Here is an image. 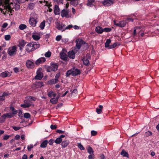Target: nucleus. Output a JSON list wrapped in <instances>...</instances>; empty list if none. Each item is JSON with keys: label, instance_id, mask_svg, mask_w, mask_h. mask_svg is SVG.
Masks as SVG:
<instances>
[{"label": "nucleus", "instance_id": "f257e3e1", "mask_svg": "<svg viewBox=\"0 0 159 159\" xmlns=\"http://www.w3.org/2000/svg\"><path fill=\"white\" fill-rule=\"evenodd\" d=\"M58 65L57 63H51L50 66H48L47 68V72H50L52 71L55 72L58 69Z\"/></svg>", "mask_w": 159, "mask_h": 159}, {"label": "nucleus", "instance_id": "f03ea898", "mask_svg": "<svg viewBox=\"0 0 159 159\" xmlns=\"http://www.w3.org/2000/svg\"><path fill=\"white\" fill-rule=\"evenodd\" d=\"M76 45L75 49L76 52L78 51L82 45L84 43V41L81 39H78L75 41Z\"/></svg>", "mask_w": 159, "mask_h": 159}, {"label": "nucleus", "instance_id": "7ed1b4c3", "mask_svg": "<svg viewBox=\"0 0 159 159\" xmlns=\"http://www.w3.org/2000/svg\"><path fill=\"white\" fill-rule=\"evenodd\" d=\"M17 48L15 45L10 47L7 50V53L10 56L15 55L17 51Z\"/></svg>", "mask_w": 159, "mask_h": 159}, {"label": "nucleus", "instance_id": "20e7f679", "mask_svg": "<svg viewBox=\"0 0 159 159\" xmlns=\"http://www.w3.org/2000/svg\"><path fill=\"white\" fill-rule=\"evenodd\" d=\"M36 16L34 17H30L29 20L30 24L33 27H34L36 26L37 23V19L38 18L37 15H36Z\"/></svg>", "mask_w": 159, "mask_h": 159}, {"label": "nucleus", "instance_id": "39448f33", "mask_svg": "<svg viewBox=\"0 0 159 159\" xmlns=\"http://www.w3.org/2000/svg\"><path fill=\"white\" fill-rule=\"evenodd\" d=\"M114 0H104L102 3L105 7L109 6L112 5L114 2Z\"/></svg>", "mask_w": 159, "mask_h": 159}, {"label": "nucleus", "instance_id": "423d86ee", "mask_svg": "<svg viewBox=\"0 0 159 159\" xmlns=\"http://www.w3.org/2000/svg\"><path fill=\"white\" fill-rule=\"evenodd\" d=\"M81 74L80 70L77 68H73V70H72V75L73 76H75Z\"/></svg>", "mask_w": 159, "mask_h": 159}, {"label": "nucleus", "instance_id": "0eeeda50", "mask_svg": "<svg viewBox=\"0 0 159 159\" xmlns=\"http://www.w3.org/2000/svg\"><path fill=\"white\" fill-rule=\"evenodd\" d=\"M45 61L46 58L45 57H40L35 61V64L37 65H39L40 64L44 63Z\"/></svg>", "mask_w": 159, "mask_h": 159}, {"label": "nucleus", "instance_id": "6e6552de", "mask_svg": "<svg viewBox=\"0 0 159 159\" xmlns=\"http://www.w3.org/2000/svg\"><path fill=\"white\" fill-rule=\"evenodd\" d=\"M26 65L28 68L31 69L34 67V63L30 60H28L26 63Z\"/></svg>", "mask_w": 159, "mask_h": 159}, {"label": "nucleus", "instance_id": "1a4fd4ad", "mask_svg": "<svg viewBox=\"0 0 159 159\" xmlns=\"http://www.w3.org/2000/svg\"><path fill=\"white\" fill-rule=\"evenodd\" d=\"M31 42L28 43L26 46V50L29 52L34 51Z\"/></svg>", "mask_w": 159, "mask_h": 159}, {"label": "nucleus", "instance_id": "9d476101", "mask_svg": "<svg viewBox=\"0 0 159 159\" xmlns=\"http://www.w3.org/2000/svg\"><path fill=\"white\" fill-rule=\"evenodd\" d=\"M43 85V83L41 81H36L33 85V87H34L36 88H41Z\"/></svg>", "mask_w": 159, "mask_h": 159}, {"label": "nucleus", "instance_id": "9b49d317", "mask_svg": "<svg viewBox=\"0 0 159 159\" xmlns=\"http://www.w3.org/2000/svg\"><path fill=\"white\" fill-rule=\"evenodd\" d=\"M69 11L67 10L63 9L61 11V15L62 17H66L68 18L69 17L68 16Z\"/></svg>", "mask_w": 159, "mask_h": 159}, {"label": "nucleus", "instance_id": "f8f14e48", "mask_svg": "<svg viewBox=\"0 0 159 159\" xmlns=\"http://www.w3.org/2000/svg\"><path fill=\"white\" fill-rule=\"evenodd\" d=\"M65 135H61L59 137L57 138L54 141V142L57 144H60L62 142V138L65 137Z\"/></svg>", "mask_w": 159, "mask_h": 159}, {"label": "nucleus", "instance_id": "ddd939ff", "mask_svg": "<svg viewBox=\"0 0 159 159\" xmlns=\"http://www.w3.org/2000/svg\"><path fill=\"white\" fill-rule=\"evenodd\" d=\"M65 25L64 24H61L59 23L57 25L56 28L58 30H61L63 32L65 31V29H63Z\"/></svg>", "mask_w": 159, "mask_h": 159}, {"label": "nucleus", "instance_id": "4468645a", "mask_svg": "<svg viewBox=\"0 0 159 159\" xmlns=\"http://www.w3.org/2000/svg\"><path fill=\"white\" fill-rule=\"evenodd\" d=\"M24 104L20 105L21 107L24 108H28L32 105L30 102H29L27 100H25L24 101Z\"/></svg>", "mask_w": 159, "mask_h": 159}, {"label": "nucleus", "instance_id": "2eb2a0df", "mask_svg": "<svg viewBox=\"0 0 159 159\" xmlns=\"http://www.w3.org/2000/svg\"><path fill=\"white\" fill-rule=\"evenodd\" d=\"M75 55V53L73 51H70L68 52V56L70 59H74Z\"/></svg>", "mask_w": 159, "mask_h": 159}, {"label": "nucleus", "instance_id": "dca6fc26", "mask_svg": "<svg viewBox=\"0 0 159 159\" xmlns=\"http://www.w3.org/2000/svg\"><path fill=\"white\" fill-rule=\"evenodd\" d=\"M61 58L64 61H67L68 59L66 54L64 52H61L60 53Z\"/></svg>", "mask_w": 159, "mask_h": 159}, {"label": "nucleus", "instance_id": "f3484780", "mask_svg": "<svg viewBox=\"0 0 159 159\" xmlns=\"http://www.w3.org/2000/svg\"><path fill=\"white\" fill-rule=\"evenodd\" d=\"M126 22L125 20H122L120 21L119 22L117 23V26L123 27L125 26L126 25Z\"/></svg>", "mask_w": 159, "mask_h": 159}, {"label": "nucleus", "instance_id": "a211bd4d", "mask_svg": "<svg viewBox=\"0 0 159 159\" xmlns=\"http://www.w3.org/2000/svg\"><path fill=\"white\" fill-rule=\"evenodd\" d=\"M95 31L98 33L101 34L103 32V29L101 27L98 26L96 28Z\"/></svg>", "mask_w": 159, "mask_h": 159}, {"label": "nucleus", "instance_id": "6ab92c4d", "mask_svg": "<svg viewBox=\"0 0 159 159\" xmlns=\"http://www.w3.org/2000/svg\"><path fill=\"white\" fill-rule=\"evenodd\" d=\"M69 143V141L68 140L63 141L61 142V145L62 148L66 147Z\"/></svg>", "mask_w": 159, "mask_h": 159}, {"label": "nucleus", "instance_id": "aec40b11", "mask_svg": "<svg viewBox=\"0 0 159 159\" xmlns=\"http://www.w3.org/2000/svg\"><path fill=\"white\" fill-rule=\"evenodd\" d=\"M54 12L55 15H58L60 13V9L57 5H55L54 7Z\"/></svg>", "mask_w": 159, "mask_h": 159}, {"label": "nucleus", "instance_id": "412c9836", "mask_svg": "<svg viewBox=\"0 0 159 159\" xmlns=\"http://www.w3.org/2000/svg\"><path fill=\"white\" fill-rule=\"evenodd\" d=\"M43 74L41 72H39L35 77V79L37 80H41L43 78Z\"/></svg>", "mask_w": 159, "mask_h": 159}, {"label": "nucleus", "instance_id": "4be33fe9", "mask_svg": "<svg viewBox=\"0 0 159 159\" xmlns=\"http://www.w3.org/2000/svg\"><path fill=\"white\" fill-rule=\"evenodd\" d=\"M48 143V141L47 140H44L41 144L40 147L42 148H45L47 147Z\"/></svg>", "mask_w": 159, "mask_h": 159}, {"label": "nucleus", "instance_id": "5701e85b", "mask_svg": "<svg viewBox=\"0 0 159 159\" xmlns=\"http://www.w3.org/2000/svg\"><path fill=\"white\" fill-rule=\"evenodd\" d=\"M31 43L34 50L39 48V44L38 43H37L36 42H32Z\"/></svg>", "mask_w": 159, "mask_h": 159}, {"label": "nucleus", "instance_id": "b1692460", "mask_svg": "<svg viewBox=\"0 0 159 159\" xmlns=\"http://www.w3.org/2000/svg\"><path fill=\"white\" fill-rule=\"evenodd\" d=\"M120 154L124 157H126L127 158H129V155L128 153L124 150H122L120 153Z\"/></svg>", "mask_w": 159, "mask_h": 159}, {"label": "nucleus", "instance_id": "393cba45", "mask_svg": "<svg viewBox=\"0 0 159 159\" xmlns=\"http://www.w3.org/2000/svg\"><path fill=\"white\" fill-rule=\"evenodd\" d=\"M58 81L56 79H52V80H49L48 82V84H55L56 83H57Z\"/></svg>", "mask_w": 159, "mask_h": 159}, {"label": "nucleus", "instance_id": "a878e982", "mask_svg": "<svg viewBox=\"0 0 159 159\" xmlns=\"http://www.w3.org/2000/svg\"><path fill=\"white\" fill-rule=\"evenodd\" d=\"M81 60L83 61V63L84 65L85 66H89V62L88 59L83 58Z\"/></svg>", "mask_w": 159, "mask_h": 159}, {"label": "nucleus", "instance_id": "bb28decb", "mask_svg": "<svg viewBox=\"0 0 159 159\" xmlns=\"http://www.w3.org/2000/svg\"><path fill=\"white\" fill-rule=\"evenodd\" d=\"M103 108V107L102 105H99L98 107H97L96 109V111L97 113L98 114L101 113L102 111V109Z\"/></svg>", "mask_w": 159, "mask_h": 159}, {"label": "nucleus", "instance_id": "cd10ccee", "mask_svg": "<svg viewBox=\"0 0 159 159\" xmlns=\"http://www.w3.org/2000/svg\"><path fill=\"white\" fill-rule=\"evenodd\" d=\"M9 74L8 71H5L1 73L0 76L2 77H7Z\"/></svg>", "mask_w": 159, "mask_h": 159}, {"label": "nucleus", "instance_id": "c85d7f7f", "mask_svg": "<svg viewBox=\"0 0 159 159\" xmlns=\"http://www.w3.org/2000/svg\"><path fill=\"white\" fill-rule=\"evenodd\" d=\"M88 2L86 4V5L90 7H92L93 5V3L94 2L95 0H87Z\"/></svg>", "mask_w": 159, "mask_h": 159}, {"label": "nucleus", "instance_id": "c756f323", "mask_svg": "<svg viewBox=\"0 0 159 159\" xmlns=\"http://www.w3.org/2000/svg\"><path fill=\"white\" fill-rule=\"evenodd\" d=\"M120 45V44L118 42H116L114 43L113 44L111 45L109 49H112L116 47H118Z\"/></svg>", "mask_w": 159, "mask_h": 159}, {"label": "nucleus", "instance_id": "7c9ffc66", "mask_svg": "<svg viewBox=\"0 0 159 159\" xmlns=\"http://www.w3.org/2000/svg\"><path fill=\"white\" fill-rule=\"evenodd\" d=\"M9 2V0H0V5L3 4H8Z\"/></svg>", "mask_w": 159, "mask_h": 159}, {"label": "nucleus", "instance_id": "2f4dec72", "mask_svg": "<svg viewBox=\"0 0 159 159\" xmlns=\"http://www.w3.org/2000/svg\"><path fill=\"white\" fill-rule=\"evenodd\" d=\"M26 43L24 40H21L19 42V46L20 47V49H21V47H24Z\"/></svg>", "mask_w": 159, "mask_h": 159}, {"label": "nucleus", "instance_id": "473e14b6", "mask_svg": "<svg viewBox=\"0 0 159 159\" xmlns=\"http://www.w3.org/2000/svg\"><path fill=\"white\" fill-rule=\"evenodd\" d=\"M48 96L50 98H52V96L55 97L56 96V94L54 93L53 92L51 91L48 92Z\"/></svg>", "mask_w": 159, "mask_h": 159}, {"label": "nucleus", "instance_id": "72a5a7b5", "mask_svg": "<svg viewBox=\"0 0 159 159\" xmlns=\"http://www.w3.org/2000/svg\"><path fill=\"white\" fill-rule=\"evenodd\" d=\"M111 43V40L110 39H107L105 43V47L106 48H108L109 49L110 48V43Z\"/></svg>", "mask_w": 159, "mask_h": 159}, {"label": "nucleus", "instance_id": "f704fd0d", "mask_svg": "<svg viewBox=\"0 0 159 159\" xmlns=\"http://www.w3.org/2000/svg\"><path fill=\"white\" fill-rule=\"evenodd\" d=\"M87 152L89 154H93L94 151L92 149V148L90 146H89L87 148Z\"/></svg>", "mask_w": 159, "mask_h": 159}, {"label": "nucleus", "instance_id": "c9c22d12", "mask_svg": "<svg viewBox=\"0 0 159 159\" xmlns=\"http://www.w3.org/2000/svg\"><path fill=\"white\" fill-rule=\"evenodd\" d=\"M10 109L12 111V113L13 115L17 114V111L14 107H11Z\"/></svg>", "mask_w": 159, "mask_h": 159}, {"label": "nucleus", "instance_id": "e433bc0d", "mask_svg": "<svg viewBox=\"0 0 159 159\" xmlns=\"http://www.w3.org/2000/svg\"><path fill=\"white\" fill-rule=\"evenodd\" d=\"M5 115H3L0 118V123H2L4 122L6 118Z\"/></svg>", "mask_w": 159, "mask_h": 159}, {"label": "nucleus", "instance_id": "4c0bfd02", "mask_svg": "<svg viewBox=\"0 0 159 159\" xmlns=\"http://www.w3.org/2000/svg\"><path fill=\"white\" fill-rule=\"evenodd\" d=\"M4 115H5L6 117L8 118H11L14 115H13V114L11 112L7 113L6 114H5Z\"/></svg>", "mask_w": 159, "mask_h": 159}, {"label": "nucleus", "instance_id": "58836bf2", "mask_svg": "<svg viewBox=\"0 0 159 159\" xmlns=\"http://www.w3.org/2000/svg\"><path fill=\"white\" fill-rule=\"evenodd\" d=\"M45 20H43L40 24L39 27L41 30L44 29L45 25Z\"/></svg>", "mask_w": 159, "mask_h": 159}, {"label": "nucleus", "instance_id": "ea45409f", "mask_svg": "<svg viewBox=\"0 0 159 159\" xmlns=\"http://www.w3.org/2000/svg\"><path fill=\"white\" fill-rule=\"evenodd\" d=\"M27 27V26L26 25L24 24H21L19 26V29L21 30H24L26 29Z\"/></svg>", "mask_w": 159, "mask_h": 159}, {"label": "nucleus", "instance_id": "a19ab883", "mask_svg": "<svg viewBox=\"0 0 159 159\" xmlns=\"http://www.w3.org/2000/svg\"><path fill=\"white\" fill-rule=\"evenodd\" d=\"M32 37L34 40L36 41L39 40L40 38L39 36L35 34L33 35Z\"/></svg>", "mask_w": 159, "mask_h": 159}, {"label": "nucleus", "instance_id": "79ce46f5", "mask_svg": "<svg viewBox=\"0 0 159 159\" xmlns=\"http://www.w3.org/2000/svg\"><path fill=\"white\" fill-rule=\"evenodd\" d=\"M50 102L53 104H55L57 103L58 101L57 99H56L55 98H52L50 101Z\"/></svg>", "mask_w": 159, "mask_h": 159}, {"label": "nucleus", "instance_id": "37998d69", "mask_svg": "<svg viewBox=\"0 0 159 159\" xmlns=\"http://www.w3.org/2000/svg\"><path fill=\"white\" fill-rule=\"evenodd\" d=\"M20 2H18L14 3L15 4V9L16 10H18L20 8V6L19 3Z\"/></svg>", "mask_w": 159, "mask_h": 159}, {"label": "nucleus", "instance_id": "c03bdc74", "mask_svg": "<svg viewBox=\"0 0 159 159\" xmlns=\"http://www.w3.org/2000/svg\"><path fill=\"white\" fill-rule=\"evenodd\" d=\"M83 46H84L83 49L84 50L87 49L89 48V46L87 43L85 42L84 41V43L83 44Z\"/></svg>", "mask_w": 159, "mask_h": 159}, {"label": "nucleus", "instance_id": "a18cd8bd", "mask_svg": "<svg viewBox=\"0 0 159 159\" xmlns=\"http://www.w3.org/2000/svg\"><path fill=\"white\" fill-rule=\"evenodd\" d=\"M112 29L110 28L106 27L103 29V32H110Z\"/></svg>", "mask_w": 159, "mask_h": 159}, {"label": "nucleus", "instance_id": "49530a36", "mask_svg": "<svg viewBox=\"0 0 159 159\" xmlns=\"http://www.w3.org/2000/svg\"><path fill=\"white\" fill-rule=\"evenodd\" d=\"M72 70H69L66 72V77H69L70 75H72Z\"/></svg>", "mask_w": 159, "mask_h": 159}, {"label": "nucleus", "instance_id": "de8ad7c7", "mask_svg": "<svg viewBox=\"0 0 159 159\" xmlns=\"http://www.w3.org/2000/svg\"><path fill=\"white\" fill-rule=\"evenodd\" d=\"M6 9L8 11L10 12L11 13H12L13 11L9 5L7 6Z\"/></svg>", "mask_w": 159, "mask_h": 159}, {"label": "nucleus", "instance_id": "09e8293b", "mask_svg": "<svg viewBox=\"0 0 159 159\" xmlns=\"http://www.w3.org/2000/svg\"><path fill=\"white\" fill-rule=\"evenodd\" d=\"M78 147L81 150H84L85 148L80 143H77Z\"/></svg>", "mask_w": 159, "mask_h": 159}, {"label": "nucleus", "instance_id": "8fccbe9b", "mask_svg": "<svg viewBox=\"0 0 159 159\" xmlns=\"http://www.w3.org/2000/svg\"><path fill=\"white\" fill-rule=\"evenodd\" d=\"M60 73L59 72L57 73L55 76V79H56V80L58 81H59L58 79L60 76Z\"/></svg>", "mask_w": 159, "mask_h": 159}, {"label": "nucleus", "instance_id": "3c124183", "mask_svg": "<svg viewBox=\"0 0 159 159\" xmlns=\"http://www.w3.org/2000/svg\"><path fill=\"white\" fill-rule=\"evenodd\" d=\"M24 117L25 118L28 119L30 117V115L29 113H26L24 114Z\"/></svg>", "mask_w": 159, "mask_h": 159}, {"label": "nucleus", "instance_id": "603ef678", "mask_svg": "<svg viewBox=\"0 0 159 159\" xmlns=\"http://www.w3.org/2000/svg\"><path fill=\"white\" fill-rule=\"evenodd\" d=\"M51 52L50 51H48L44 55L46 57H49L51 56Z\"/></svg>", "mask_w": 159, "mask_h": 159}, {"label": "nucleus", "instance_id": "864d4df0", "mask_svg": "<svg viewBox=\"0 0 159 159\" xmlns=\"http://www.w3.org/2000/svg\"><path fill=\"white\" fill-rule=\"evenodd\" d=\"M152 133L151 132L148 131L146 132L145 135L146 137H148L149 136L152 135Z\"/></svg>", "mask_w": 159, "mask_h": 159}, {"label": "nucleus", "instance_id": "5fc2aeb1", "mask_svg": "<svg viewBox=\"0 0 159 159\" xmlns=\"http://www.w3.org/2000/svg\"><path fill=\"white\" fill-rule=\"evenodd\" d=\"M10 136V135H8L7 134H5L3 136V139L4 140H7Z\"/></svg>", "mask_w": 159, "mask_h": 159}, {"label": "nucleus", "instance_id": "6e6d98bb", "mask_svg": "<svg viewBox=\"0 0 159 159\" xmlns=\"http://www.w3.org/2000/svg\"><path fill=\"white\" fill-rule=\"evenodd\" d=\"M11 38V35H7L5 36V39L6 40H9Z\"/></svg>", "mask_w": 159, "mask_h": 159}, {"label": "nucleus", "instance_id": "4d7b16f0", "mask_svg": "<svg viewBox=\"0 0 159 159\" xmlns=\"http://www.w3.org/2000/svg\"><path fill=\"white\" fill-rule=\"evenodd\" d=\"M95 157V156L94 154H90L88 156L89 159H94Z\"/></svg>", "mask_w": 159, "mask_h": 159}, {"label": "nucleus", "instance_id": "13d9d810", "mask_svg": "<svg viewBox=\"0 0 159 159\" xmlns=\"http://www.w3.org/2000/svg\"><path fill=\"white\" fill-rule=\"evenodd\" d=\"M33 147V144H30L29 145H28L27 147L28 150L29 151H30L31 149Z\"/></svg>", "mask_w": 159, "mask_h": 159}, {"label": "nucleus", "instance_id": "bf43d9fd", "mask_svg": "<svg viewBox=\"0 0 159 159\" xmlns=\"http://www.w3.org/2000/svg\"><path fill=\"white\" fill-rule=\"evenodd\" d=\"M56 132L59 134H66V132L65 131H62L60 129H57L56 131Z\"/></svg>", "mask_w": 159, "mask_h": 159}, {"label": "nucleus", "instance_id": "052dcab7", "mask_svg": "<svg viewBox=\"0 0 159 159\" xmlns=\"http://www.w3.org/2000/svg\"><path fill=\"white\" fill-rule=\"evenodd\" d=\"M97 134V132L94 130H92L91 131V134L92 136H95Z\"/></svg>", "mask_w": 159, "mask_h": 159}, {"label": "nucleus", "instance_id": "680f3d73", "mask_svg": "<svg viewBox=\"0 0 159 159\" xmlns=\"http://www.w3.org/2000/svg\"><path fill=\"white\" fill-rule=\"evenodd\" d=\"M99 157L100 159H106L105 157L102 154H99Z\"/></svg>", "mask_w": 159, "mask_h": 159}, {"label": "nucleus", "instance_id": "e2e57ef3", "mask_svg": "<svg viewBox=\"0 0 159 159\" xmlns=\"http://www.w3.org/2000/svg\"><path fill=\"white\" fill-rule=\"evenodd\" d=\"M50 128L52 129H55L57 128V125H51L50 126Z\"/></svg>", "mask_w": 159, "mask_h": 159}, {"label": "nucleus", "instance_id": "0e129e2a", "mask_svg": "<svg viewBox=\"0 0 159 159\" xmlns=\"http://www.w3.org/2000/svg\"><path fill=\"white\" fill-rule=\"evenodd\" d=\"M62 37L61 35H58L56 38V40L57 41H59L61 39Z\"/></svg>", "mask_w": 159, "mask_h": 159}, {"label": "nucleus", "instance_id": "69168bd1", "mask_svg": "<svg viewBox=\"0 0 159 159\" xmlns=\"http://www.w3.org/2000/svg\"><path fill=\"white\" fill-rule=\"evenodd\" d=\"M13 129L15 131H17L20 129V127L18 126H12Z\"/></svg>", "mask_w": 159, "mask_h": 159}, {"label": "nucleus", "instance_id": "338daca9", "mask_svg": "<svg viewBox=\"0 0 159 159\" xmlns=\"http://www.w3.org/2000/svg\"><path fill=\"white\" fill-rule=\"evenodd\" d=\"M5 100V98L3 95H0V104L2 103V101H4Z\"/></svg>", "mask_w": 159, "mask_h": 159}, {"label": "nucleus", "instance_id": "774afa93", "mask_svg": "<svg viewBox=\"0 0 159 159\" xmlns=\"http://www.w3.org/2000/svg\"><path fill=\"white\" fill-rule=\"evenodd\" d=\"M44 2L46 3V6L48 7H50L52 6V5L51 4V3H49L47 1H44Z\"/></svg>", "mask_w": 159, "mask_h": 159}]
</instances>
